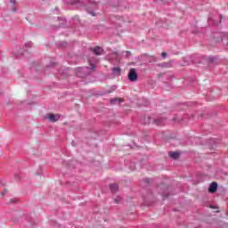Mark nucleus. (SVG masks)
<instances>
[{"label": "nucleus", "instance_id": "nucleus-1", "mask_svg": "<svg viewBox=\"0 0 228 228\" xmlns=\"http://www.w3.org/2000/svg\"><path fill=\"white\" fill-rule=\"evenodd\" d=\"M66 4H70L71 6L77 5V8H86L89 15L95 17L97 13L94 11H88V6H91L93 10L97 9V2L94 0H64Z\"/></svg>", "mask_w": 228, "mask_h": 228}, {"label": "nucleus", "instance_id": "nucleus-2", "mask_svg": "<svg viewBox=\"0 0 228 228\" xmlns=\"http://www.w3.org/2000/svg\"><path fill=\"white\" fill-rule=\"evenodd\" d=\"M157 200L158 199L155 198L152 191H146V195L143 197V202L146 206H152L153 204H155V202H157Z\"/></svg>", "mask_w": 228, "mask_h": 228}, {"label": "nucleus", "instance_id": "nucleus-3", "mask_svg": "<svg viewBox=\"0 0 228 228\" xmlns=\"http://www.w3.org/2000/svg\"><path fill=\"white\" fill-rule=\"evenodd\" d=\"M157 190L159 191V195L162 196L163 200L170 197V194H168V186L165 184H160L157 186Z\"/></svg>", "mask_w": 228, "mask_h": 228}, {"label": "nucleus", "instance_id": "nucleus-4", "mask_svg": "<svg viewBox=\"0 0 228 228\" xmlns=\"http://www.w3.org/2000/svg\"><path fill=\"white\" fill-rule=\"evenodd\" d=\"M95 64L92 63L91 67L77 68V76H79V77H85L86 76V73H84L85 70H95Z\"/></svg>", "mask_w": 228, "mask_h": 228}, {"label": "nucleus", "instance_id": "nucleus-5", "mask_svg": "<svg viewBox=\"0 0 228 228\" xmlns=\"http://www.w3.org/2000/svg\"><path fill=\"white\" fill-rule=\"evenodd\" d=\"M128 80L131 81V83H134L138 81V73L136 72V69L134 68H131L128 72Z\"/></svg>", "mask_w": 228, "mask_h": 228}, {"label": "nucleus", "instance_id": "nucleus-6", "mask_svg": "<svg viewBox=\"0 0 228 228\" xmlns=\"http://www.w3.org/2000/svg\"><path fill=\"white\" fill-rule=\"evenodd\" d=\"M69 26V21L65 18L58 17L59 29H65Z\"/></svg>", "mask_w": 228, "mask_h": 228}, {"label": "nucleus", "instance_id": "nucleus-7", "mask_svg": "<svg viewBox=\"0 0 228 228\" xmlns=\"http://www.w3.org/2000/svg\"><path fill=\"white\" fill-rule=\"evenodd\" d=\"M90 51L95 54V56H101L104 53V49L101 46H95L94 48H90Z\"/></svg>", "mask_w": 228, "mask_h": 228}, {"label": "nucleus", "instance_id": "nucleus-8", "mask_svg": "<svg viewBox=\"0 0 228 228\" xmlns=\"http://www.w3.org/2000/svg\"><path fill=\"white\" fill-rule=\"evenodd\" d=\"M218 190V183L212 182L208 187V193H216Z\"/></svg>", "mask_w": 228, "mask_h": 228}, {"label": "nucleus", "instance_id": "nucleus-9", "mask_svg": "<svg viewBox=\"0 0 228 228\" xmlns=\"http://www.w3.org/2000/svg\"><path fill=\"white\" fill-rule=\"evenodd\" d=\"M45 118L46 120H49V122L54 123V122H58V118L56 117L55 114L53 113H48L45 116Z\"/></svg>", "mask_w": 228, "mask_h": 228}, {"label": "nucleus", "instance_id": "nucleus-10", "mask_svg": "<svg viewBox=\"0 0 228 228\" xmlns=\"http://www.w3.org/2000/svg\"><path fill=\"white\" fill-rule=\"evenodd\" d=\"M158 77L159 79H161V77H166L167 81H172V79H174V76L166 73H159Z\"/></svg>", "mask_w": 228, "mask_h": 228}, {"label": "nucleus", "instance_id": "nucleus-11", "mask_svg": "<svg viewBox=\"0 0 228 228\" xmlns=\"http://www.w3.org/2000/svg\"><path fill=\"white\" fill-rule=\"evenodd\" d=\"M166 120L167 119L165 118H159L154 119L153 124H156V126H165Z\"/></svg>", "mask_w": 228, "mask_h": 228}, {"label": "nucleus", "instance_id": "nucleus-12", "mask_svg": "<svg viewBox=\"0 0 228 228\" xmlns=\"http://www.w3.org/2000/svg\"><path fill=\"white\" fill-rule=\"evenodd\" d=\"M109 189L110 190L111 193H117V191H118V184L110 183L109 184Z\"/></svg>", "mask_w": 228, "mask_h": 228}, {"label": "nucleus", "instance_id": "nucleus-13", "mask_svg": "<svg viewBox=\"0 0 228 228\" xmlns=\"http://www.w3.org/2000/svg\"><path fill=\"white\" fill-rule=\"evenodd\" d=\"M157 67H160L161 69H170L172 68V62H161L157 64Z\"/></svg>", "mask_w": 228, "mask_h": 228}, {"label": "nucleus", "instance_id": "nucleus-14", "mask_svg": "<svg viewBox=\"0 0 228 228\" xmlns=\"http://www.w3.org/2000/svg\"><path fill=\"white\" fill-rule=\"evenodd\" d=\"M110 104H120V102H124V99L122 98H113L110 101Z\"/></svg>", "mask_w": 228, "mask_h": 228}, {"label": "nucleus", "instance_id": "nucleus-15", "mask_svg": "<svg viewBox=\"0 0 228 228\" xmlns=\"http://www.w3.org/2000/svg\"><path fill=\"white\" fill-rule=\"evenodd\" d=\"M152 120V118H151V116H148L147 118H143L142 119H141V123H142L144 126H147V124H151Z\"/></svg>", "mask_w": 228, "mask_h": 228}, {"label": "nucleus", "instance_id": "nucleus-16", "mask_svg": "<svg viewBox=\"0 0 228 228\" xmlns=\"http://www.w3.org/2000/svg\"><path fill=\"white\" fill-rule=\"evenodd\" d=\"M169 157H171L173 159H178L179 156H181V153L177 151H169Z\"/></svg>", "mask_w": 228, "mask_h": 228}, {"label": "nucleus", "instance_id": "nucleus-17", "mask_svg": "<svg viewBox=\"0 0 228 228\" xmlns=\"http://www.w3.org/2000/svg\"><path fill=\"white\" fill-rule=\"evenodd\" d=\"M112 74H115V76H120V74H122V69L120 67H114L112 69Z\"/></svg>", "mask_w": 228, "mask_h": 228}, {"label": "nucleus", "instance_id": "nucleus-18", "mask_svg": "<svg viewBox=\"0 0 228 228\" xmlns=\"http://www.w3.org/2000/svg\"><path fill=\"white\" fill-rule=\"evenodd\" d=\"M208 143L213 148L216 143H219V141L218 139H208Z\"/></svg>", "mask_w": 228, "mask_h": 228}, {"label": "nucleus", "instance_id": "nucleus-19", "mask_svg": "<svg viewBox=\"0 0 228 228\" xmlns=\"http://www.w3.org/2000/svg\"><path fill=\"white\" fill-rule=\"evenodd\" d=\"M142 183L145 184V186H151V184H152V179L143 178Z\"/></svg>", "mask_w": 228, "mask_h": 228}, {"label": "nucleus", "instance_id": "nucleus-20", "mask_svg": "<svg viewBox=\"0 0 228 228\" xmlns=\"http://www.w3.org/2000/svg\"><path fill=\"white\" fill-rule=\"evenodd\" d=\"M67 45H69V43H67L66 41H61L58 44V46L62 49H65V47H67Z\"/></svg>", "mask_w": 228, "mask_h": 228}, {"label": "nucleus", "instance_id": "nucleus-21", "mask_svg": "<svg viewBox=\"0 0 228 228\" xmlns=\"http://www.w3.org/2000/svg\"><path fill=\"white\" fill-rule=\"evenodd\" d=\"M90 133V138H93L94 140L97 139V136H99V134L97 132L91 131Z\"/></svg>", "mask_w": 228, "mask_h": 228}, {"label": "nucleus", "instance_id": "nucleus-22", "mask_svg": "<svg viewBox=\"0 0 228 228\" xmlns=\"http://www.w3.org/2000/svg\"><path fill=\"white\" fill-rule=\"evenodd\" d=\"M217 60L218 58L215 56L208 57L209 63H214V61H216Z\"/></svg>", "mask_w": 228, "mask_h": 228}, {"label": "nucleus", "instance_id": "nucleus-23", "mask_svg": "<svg viewBox=\"0 0 228 228\" xmlns=\"http://www.w3.org/2000/svg\"><path fill=\"white\" fill-rule=\"evenodd\" d=\"M130 170H136V163L131 162L129 166Z\"/></svg>", "mask_w": 228, "mask_h": 228}, {"label": "nucleus", "instance_id": "nucleus-24", "mask_svg": "<svg viewBox=\"0 0 228 228\" xmlns=\"http://www.w3.org/2000/svg\"><path fill=\"white\" fill-rule=\"evenodd\" d=\"M149 61H150V63H154V62L158 61V59H156V57H154V56H150Z\"/></svg>", "mask_w": 228, "mask_h": 228}, {"label": "nucleus", "instance_id": "nucleus-25", "mask_svg": "<svg viewBox=\"0 0 228 228\" xmlns=\"http://www.w3.org/2000/svg\"><path fill=\"white\" fill-rule=\"evenodd\" d=\"M161 56H162V58H167V56H168V54L166 53V52H163L162 53H161Z\"/></svg>", "mask_w": 228, "mask_h": 228}, {"label": "nucleus", "instance_id": "nucleus-26", "mask_svg": "<svg viewBox=\"0 0 228 228\" xmlns=\"http://www.w3.org/2000/svg\"><path fill=\"white\" fill-rule=\"evenodd\" d=\"M126 58H129L131 56V51H126Z\"/></svg>", "mask_w": 228, "mask_h": 228}, {"label": "nucleus", "instance_id": "nucleus-27", "mask_svg": "<svg viewBox=\"0 0 228 228\" xmlns=\"http://www.w3.org/2000/svg\"><path fill=\"white\" fill-rule=\"evenodd\" d=\"M8 193V191L6 189H4V192L0 193V195H6Z\"/></svg>", "mask_w": 228, "mask_h": 228}, {"label": "nucleus", "instance_id": "nucleus-28", "mask_svg": "<svg viewBox=\"0 0 228 228\" xmlns=\"http://www.w3.org/2000/svg\"><path fill=\"white\" fill-rule=\"evenodd\" d=\"M11 4H12V6H14V4H15V3H16V1L15 0H11Z\"/></svg>", "mask_w": 228, "mask_h": 228}, {"label": "nucleus", "instance_id": "nucleus-29", "mask_svg": "<svg viewBox=\"0 0 228 228\" xmlns=\"http://www.w3.org/2000/svg\"><path fill=\"white\" fill-rule=\"evenodd\" d=\"M114 202H115L116 204H118V199H114Z\"/></svg>", "mask_w": 228, "mask_h": 228}, {"label": "nucleus", "instance_id": "nucleus-30", "mask_svg": "<svg viewBox=\"0 0 228 228\" xmlns=\"http://www.w3.org/2000/svg\"><path fill=\"white\" fill-rule=\"evenodd\" d=\"M222 14L219 15L220 22H222Z\"/></svg>", "mask_w": 228, "mask_h": 228}, {"label": "nucleus", "instance_id": "nucleus-31", "mask_svg": "<svg viewBox=\"0 0 228 228\" xmlns=\"http://www.w3.org/2000/svg\"><path fill=\"white\" fill-rule=\"evenodd\" d=\"M142 56L149 57V54L148 53H142Z\"/></svg>", "mask_w": 228, "mask_h": 228}, {"label": "nucleus", "instance_id": "nucleus-32", "mask_svg": "<svg viewBox=\"0 0 228 228\" xmlns=\"http://www.w3.org/2000/svg\"><path fill=\"white\" fill-rule=\"evenodd\" d=\"M113 89H114V90L117 89V86H113Z\"/></svg>", "mask_w": 228, "mask_h": 228}, {"label": "nucleus", "instance_id": "nucleus-33", "mask_svg": "<svg viewBox=\"0 0 228 228\" xmlns=\"http://www.w3.org/2000/svg\"><path fill=\"white\" fill-rule=\"evenodd\" d=\"M113 89H114V90L117 89V86H113Z\"/></svg>", "mask_w": 228, "mask_h": 228}, {"label": "nucleus", "instance_id": "nucleus-34", "mask_svg": "<svg viewBox=\"0 0 228 228\" xmlns=\"http://www.w3.org/2000/svg\"><path fill=\"white\" fill-rule=\"evenodd\" d=\"M162 81H164V83H167V80H165V79H162Z\"/></svg>", "mask_w": 228, "mask_h": 228}, {"label": "nucleus", "instance_id": "nucleus-35", "mask_svg": "<svg viewBox=\"0 0 228 228\" xmlns=\"http://www.w3.org/2000/svg\"><path fill=\"white\" fill-rule=\"evenodd\" d=\"M211 208H212V209H215V207L211 206Z\"/></svg>", "mask_w": 228, "mask_h": 228}, {"label": "nucleus", "instance_id": "nucleus-36", "mask_svg": "<svg viewBox=\"0 0 228 228\" xmlns=\"http://www.w3.org/2000/svg\"><path fill=\"white\" fill-rule=\"evenodd\" d=\"M60 117H61L60 114H58V118H60Z\"/></svg>", "mask_w": 228, "mask_h": 228}]
</instances>
